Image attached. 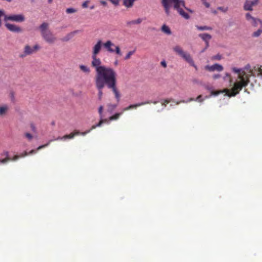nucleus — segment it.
Wrapping results in <instances>:
<instances>
[{
	"label": "nucleus",
	"mask_w": 262,
	"mask_h": 262,
	"mask_svg": "<svg viewBox=\"0 0 262 262\" xmlns=\"http://www.w3.org/2000/svg\"><path fill=\"white\" fill-rule=\"evenodd\" d=\"M117 106V104H113L111 103L107 104V112L111 114L113 112L114 110L116 108Z\"/></svg>",
	"instance_id": "nucleus-30"
},
{
	"label": "nucleus",
	"mask_w": 262,
	"mask_h": 262,
	"mask_svg": "<svg viewBox=\"0 0 262 262\" xmlns=\"http://www.w3.org/2000/svg\"><path fill=\"white\" fill-rule=\"evenodd\" d=\"M142 20H143L142 18H139L136 20H133L131 21H127V25L128 26H131V25H133L140 24L142 23Z\"/></svg>",
	"instance_id": "nucleus-29"
},
{
	"label": "nucleus",
	"mask_w": 262,
	"mask_h": 262,
	"mask_svg": "<svg viewBox=\"0 0 262 262\" xmlns=\"http://www.w3.org/2000/svg\"><path fill=\"white\" fill-rule=\"evenodd\" d=\"M173 51L177 55L180 56L184 60L187 62L191 66L194 67L196 70H198V67L195 64L190 54L189 53L184 51L181 47L177 45L173 48Z\"/></svg>",
	"instance_id": "nucleus-6"
},
{
	"label": "nucleus",
	"mask_w": 262,
	"mask_h": 262,
	"mask_svg": "<svg viewBox=\"0 0 262 262\" xmlns=\"http://www.w3.org/2000/svg\"><path fill=\"white\" fill-rule=\"evenodd\" d=\"M213 13H215V14H216V11H213Z\"/></svg>",
	"instance_id": "nucleus-55"
},
{
	"label": "nucleus",
	"mask_w": 262,
	"mask_h": 262,
	"mask_svg": "<svg viewBox=\"0 0 262 262\" xmlns=\"http://www.w3.org/2000/svg\"><path fill=\"white\" fill-rule=\"evenodd\" d=\"M5 21L11 20L12 21L20 23L25 20V17L23 14H12L5 15Z\"/></svg>",
	"instance_id": "nucleus-12"
},
{
	"label": "nucleus",
	"mask_w": 262,
	"mask_h": 262,
	"mask_svg": "<svg viewBox=\"0 0 262 262\" xmlns=\"http://www.w3.org/2000/svg\"><path fill=\"white\" fill-rule=\"evenodd\" d=\"M92 129H90V130H88L87 131H85V132H80L79 131H78L79 133L77 135H81L82 136H85V135H86L88 133H90L91 132Z\"/></svg>",
	"instance_id": "nucleus-44"
},
{
	"label": "nucleus",
	"mask_w": 262,
	"mask_h": 262,
	"mask_svg": "<svg viewBox=\"0 0 262 262\" xmlns=\"http://www.w3.org/2000/svg\"><path fill=\"white\" fill-rule=\"evenodd\" d=\"M2 156H5L6 158L0 159V164H6L8 161H11L12 158H10L9 156V153L8 151H4L3 153L2 154Z\"/></svg>",
	"instance_id": "nucleus-23"
},
{
	"label": "nucleus",
	"mask_w": 262,
	"mask_h": 262,
	"mask_svg": "<svg viewBox=\"0 0 262 262\" xmlns=\"http://www.w3.org/2000/svg\"><path fill=\"white\" fill-rule=\"evenodd\" d=\"M103 106L101 105L98 109V113L100 116V121L98 124L93 125L92 126L91 129H95L97 127L101 126L103 123L108 124V119L106 118H104L105 116V115L103 114Z\"/></svg>",
	"instance_id": "nucleus-11"
},
{
	"label": "nucleus",
	"mask_w": 262,
	"mask_h": 262,
	"mask_svg": "<svg viewBox=\"0 0 262 262\" xmlns=\"http://www.w3.org/2000/svg\"><path fill=\"white\" fill-rule=\"evenodd\" d=\"M103 47L106 50L110 53H115L119 56L122 55L119 47L115 45L111 40H107L104 43H103Z\"/></svg>",
	"instance_id": "nucleus-8"
},
{
	"label": "nucleus",
	"mask_w": 262,
	"mask_h": 262,
	"mask_svg": "<svg viewBox=\"0 0 262 262\" xmlns=\"http://www.w3.org/2000/svg\"><path fill=\"white\" fill-rule=\"evenodd\" d=\"M245 18L249 23L254 27H257L258 24L260 25L262 23L261 19L252 16L250 13L245 14Z\"/></svg>",
	"instance_id": "nucleus-13"
},
{
	"label": "nucleus",
	"mask_w": 262,
	"mask_h": 262,
	"mask_svg": "<svg viewBox=\"0 0 262 262\" xmlns=\"http://www.w3.org/2000/svg\"><path fill=\"white\" fill-rule=\"evenodd\" d=\"M260 25V28L256 31L253 32L252 34V37H258L262 34V23Z\"/></svg>",
	"instance_id": "nucleus-31"
},
{
	"label": "nucleus",
	"mask_w": 262,
	"mask_h": 262,
	"mask_svg": "<svg viewBox=\"0 0 262 262\" xmlns=\"http://www.w3.org/2000/svg\"><path fill=\"white\" fill-rule=\"evenodd\" d=\"M40 48V47L38 44H36L33 47L27 45L25 46L23 53L20 55V57L23 58L31 55L38 51Z\"/></svg>",
	"instance_id": "nucleus-10"
},
{
	"label": "nucleus",
	"mask_w": 262,
	"mask_h": 262,
	"mask_svg": "<svg viewBox=\"0 0 262 262\" xmlns=\"http://www.w3.org/2000/svg\"><path fill=\"white\" fill-rule=\"evenodd\" d=\"M201 1L206 8H209L210 7V4L207 2V0H201Z\"/></svg>",
	"instance_id": "nucleus-42"
},
{
	"label": "nucleus",
	"mask_w": 262,
	"mask_h": 262,
	"mask_svg": "<svg viewBox=\"0 0 262 262\" xmlns=\"http://www.w3.org/2000/svg\"><path fill=\"white\" fill-rule=\"evenodd\" d=\"M195 27L197 28L198 30L200 31H205V30H212V28L211 27L204 26H200L198 25L195 26Z\"/></svg>",
	"instance_id": "nucleus-33"
},
{
	"label": "nucleus",
	"mask_w": 262,
	"mask_h": 262,
	"mask_svg": "<svg viewBox=\"0 0 262 262\" xmlns=\"http://www.w3.org/2000/svg\"><path fill=\"white\" fill-rule=\"evenodd\" d=\"M204 100V99H203V98H202V96L201 95H199L196 97V98L195 99H194L193 98H189L187 100H182V101H177L176 102V104H179L181 102H182V103H188V102L192 101H198L199 102H202Z\"/></svg>",
	"instance_id": "nucleus-20"
},
{
	"label": "nucleus",
	"mask_w": 262,
	"mask_h": 262,
	"mask_svg": "<svg viewBox=\"0 0 262 262\" xmlns=\"http://www.w3.org/2000/svg\"><path fill=\"white\" fill-rule=\"evenodd\" d=\"M172 99L171 98H169V99H166L165 100H162L161 101H152L150 100H148V101H144V102H139V103L134 104H131V105H129L128 106L124 108L121 113H116L114 115L110 117L109 118L107 119L108 121V124L110 123V122L112 120H117L119 118L120 116L124 111H128L132 108H136L137 107L141 106L142 105H144L146 104H149L150 103H153L154 104H157L159 102H161L162 103L161 105H162V108H161V110H162L164 108V107H165L166 105L168 103H169L170 102H171L172 101Z\"/></svg>",
	"instance_id": "nucleus-4"
},
{
	"label": "nucleus",
	"mask_w": 262,
	"mask_h": 262,
	"mask_svg": "<svg viewBox=\"0 0 262 262\" xmlns=\"http://www.w3.org/2000/svg\"><path fill=\"white\" fill-rule=\"evenodd\" d=\"M205 69L210 72H213L215 71L221 72L224 69L223 67L218 63H215L212 66L207 65L205 66Z\"/></svg>",
	"instance_id": "nucleus-16"
},
{
	"label": "nucleus",
	"mask_w": 262,
	"mask_h": 262,
	"mask_svg": "<svg viewBox=\"0 0 262 262\" xmlns=\"http://www.w3.org/2000/svg\"><path fill=\"white\" fill-rule=\"evenodd\" d=\"M114 64L115 66H117L118 64V61L117 60H116L115 62H114Z\"/></svg>",
	"instance_id": "nucleus-52"
},
{
	"label": "nucleus",
	"mask_w": 262,
	"mask_h": 262,
	"mask_svg": "<svg viewBox=\"0 0 262 262\" xmlns=\"http://www.w3.org/2000/svg\"><path fill=\"white\" fill-rule=\"evenodd\" d=\"M37 150H31L29 153L27 151H25L23 153H21L19 155H15L12 158L11 161H17L19 158H24L29 155H31L33 154H35L36 152V151Z\"/></svg>",
	"instance_id": "nucleus-17"
},
{
	"label": "nucleus",
	"mask_w": 262,
	"mask_h": 262,
	"mask_svg": "<svg viewBox=\"0 0 262 262\" xmlns=\"http://www.w3.org/2000/svg\"><path fill=\"white\" fill-rule=\"evenodd\" d=\"M113 4L118 6L119 4L120 0H109Z\"/></svg>",
	"instance_id": "nucleus-43"
},
{
	"label": "nucleus",
	"mask_w": 262,
	"mask_h": 262,
	"mask_svg": "<svg viewBox=\"0 0 262 262\" xmlns=\"http://www.w3.org/2000/svg\"><path fill=\"white\" fill-rule=\"evenodd\" d=\"M221 76V75L220 74H214L213 76H212V78L214 79H218L219 78H220Z\"/></svg>",
	"instance_id": "nucleus-45"
},
{
	"label": "nucleus",
	"mask_w": 262,
	"mask_h": 262,
	"mask_svg": "<svg viewBox=\"0 0 262 262\" xmlns=\"http://www.w3.org/2000/svg\"><path fill=\"white\" fill-rule=\"evenodd\" d=\"M209 41H207V42H205V45H206V47L204 50H202V52H203L205 50V49H207L209 47Z\"/></svg>",
	"instance_id": "nucleus-47"
},
{
	"label": "nucleus",
	"mask_w": 262,
	"mask_h": 262,
	"mask_svg": "<svg viewBox=\"0 0 262 262\" xmlns=\"http://www.w3.org/2000/svg\"><path fill=\"white\" fill-rule=\"evenodd\" d=\"M259 0H246L243 6L245 11H252L253 7L257 5Z\"/></svg>",
	"instance_id": "nucleus-14"
},
{
	"label": "nucleus",
	"mask_w": 262,
	"mask_h": 262,
	"mask_svg": "<svg viewBox=\"0 0 262 262\" xmlns=\"http://www.w3.org/2000/svg\"><path fill=\"white\" fill-rule=\"evenodd\" d=\"M42 38L48 43L53 44L57 40V38L49 29V24L43 23L39 27Z\"/></svg>",
	"instance_id": "nucleus-5"
},
{
	"label": "nucleus",
	"mask_w": 262,
	"mask_h": 262,
	"mask_svg": "<svg viewBox=\"0 0 262 262\" xmlns=\"http://www.w3.org/2000/svg\"><path fill=\"white\" fill-rule=\"evenodd\" d=\"M102 46H103V43L102 40H98L97 43L93 47L92 56H97L100 53Z\"/></svg>",
	"instance_id": "nucleus-15"
},
{
	"label": "nucleus",
	"mask_w": 262,
	"mask_h": 262,
	"mask_svg": "<svg viewBox=\"0 0 262 262\" xmlns=\"http://www.w3.org/2000/svg\"><path fill=\"white\" fill-rule=\"evenodd\" d=\"M8 108L9 107L7 105L0 106V116L5 115L7 113Z\"/></svg>",
	"instance_id": "nucleus-28"
},
{
	"label": "nucleus",
	"mask_w": 262,
	"mask_h": 262,
	"mask_svg": "<svg viewBox=\"0 0 262 262\" xmlns=\"http://www.w3.org/2000/svg\"><path fill=\"white\" fill-rule=\"evenodd\" d=\"M79 68L83 72L87 74H89L91 72L90 68L86 66L80 65Z\"/></svg>",
	"instance_id": "nucleus-32"
},
{
	"label": "nucleus",
	"mask_w": 262,
	"mask_h": 262,
	"mask_svg": "<svg viewBox=\"0 0 262 262\" xmlns=\"http://www.w3.org/2000/svg\"><path fill=\"white\" fill-rule=\"evenodd\" d=\"M257 76L258 77H260L262 78V66H260L259 68L257 69Z\"/></svg>",
	"instance_id": "nucleus-39"
},
{
	"label": "nucleus",
	"mask_w": 262,
	"mask_h": 262,
	"mask_svg": "<svg viewBox=\"0 0 262 262\" xmlns=\"http://www.w3.org/2000/svg\"><path fill=\"white\" fill-rule=\"evenodd\" d=\"M97 56H92V65L96 72L95 79L109 78L116 73L113 69L101 66V61Z\"/></svg>",
	"instance_id": "nucleus-2"
},
{
	"label": "nucleus",
	"mask_w": 262,
	"mask_h": 262,
	"mask_svg": "<svg viewBox=\"0 0 262 262\" xmlns=\"http://www.w3.org/2000/svg\"><path fill=\"white\" fill-rule=\"evenodd\" d=\"M161 30L162 32L167 35H170L171 34V31L169 27L165 24L162 25Z\"/></svg>",
	"instance_id": "nucleus-26"
},
{
	"label": "nucleus",
	"mask_w": 262,
	"mask_h": 262,
	"mask_svg": "<svg viewBox=\"0 0 262 262\" xmlns=\"http://www.w3.org/2000/svg\"><path fill=\"white\" fill-rule=\"evenodd\" d=\"M199 37H200L204 42L209 41L211 38V36L208 33H201L199 34Z\"/></svg>",
	"instance_id": "nucleus-25"
},
{
	"label": "nucleus",
	"mask_w": 262,
	"mask_h": 262,
	"mask_svg": "<svg viewBox=\"0 0 262 262\" xmlns=\"http://www.w3.org/2000/svg\"><path fill=\"white\" fill-rule=\"evenodd\" d=\"M76 12V10L73 8H69L66 9V12L68 14L73 13Z\"/></svg>",
	"instance_id": "nucleus-37"
},
{
	"label": "nucleus",
	"mask_w": 262,
	"mask_h": 262,
	"mask_svg": "<svg viewBox=\"0 0 262 262\" xmlns=\"http://www.w3.org/2000/svg\"><path fill=\"white\" fill-rule=\"evenodd\" d=\"M259 67H258L259 68ZM257 69H258V68H256V67H254V69L253 70H251L250 69V66L249 64H247V66H246L244 69V71H245V70L248 71L249 70V74H246V75H249L251 73H250V71H252L253 72V75H251L252 76H257V74H258V72H257Z\"/></svg>",
	"instance_id": "nucleus-24"
},
{
	"label": "nucleus",
	"mask_w": 262,
	"mask_h": 262,
	"mask_svg": "<svg viewBox=\"0 0 262 262\" xmlns=\"http://www.w3.org/2000/svg\"><path fill=\"white\" fill-rule=\"evenodd\" d=\"M5 26L11 32L19 33L21 31V28L15 25L7 23Z\"/></svg>",
	"instance_id": "nucleus-18"
},
{
	"label": "nucleus",
	"mask_w": 262,
	"mask_h": 262,
	"mask_svg": "<svg viewBox=\"0 0 262 262\" xmlns=\"http://www.w3.org/2000/svg\"><path fill=\"white\" fill-rule=\"evenodd\" d=\"M25 137L28 140V141H30L33 138V136L29 133H26L24 134Z\"/></svg>",
	"instance_id": "nucleus-36"
},
{
	"label": "nucleus",
	"mask_w": 262,
	"mask_h": 262,
	"mask_svg": "<svg viewBox=\"0 0 262 262\" xmlns=\"http://www.w3.org/2000/svg\"><path fill=\"white\" fill-rule=\"evenodd\" d=\"M100 3H101L102 5H104V6L106 5V4H107L106 2L103 1H100Z\"/></svg>",
	"instance_id": "nucleus-49"
},
{
	"label": "nucleus",
	"mask_w": 262,
	"mask_h": 262,
	"mask_svg": "<svg viewBox=\"0 0 262 262\" xmlns=\"http://www.w3.org/2000/svg\"><path fill=\"white\" fill-rule=\"evenodd\" d=\"M161 3L167 15L170 14L171 4H173L174 9L182 17L186 19H188L190 18L189 14L183 9V8H185V2L183 0H162Z\"/></svg>",
	"instance_id": "nucleus-3"
},
{
	"label": "nucleus",
	"mask_w": 262,
	"mask_h": 262,
	"mask_svg": "<svg viewBox=\"0 0 262 262\" xmlns=\"http://www.w3.org/2000/svg\"><path fill=\"white\" fill-rule=\"evenodd\" d=\"M53 0H48V3L51 4L52 3Z\"/></svg>",
	"instance_id": "nucleus-54"
},
{
	"label": "nucleus",
	"mask_w": 262,
	"mask_h": 262,
	"mask_svg": "<svg viewBox=\"0 0 262 262\" xmlns=\"http://www.w3.org/2000/svg\"><path fill=\"white\" fill-rule=\"evenodd\" d=\"M217 9L225 13L228 11V7H219L217 8Z\"/></svg>",
	"instance_id": "nucleus-38"
},
{
	"label": "nucleus",
	"mask_w": 262,
	"mask_h": 262,
	"mask_svg": "<svg viewBox=\"0 0 262 262\" xmlns=\"http://www.w3.org/2000/svg\"><path fill=\"white\" fill-rule=\"evenodd\" d=\"M32 129L33 131L35 130V126L34 125H31Z\"/></svg>",
	"instance_id": "nucleus-51"
},
{
	"label": "nucleus",
	"mask_w": 262,
	"mask_h": 262,
	"mask_svg": "<svg viewBox=\"0 0 262 262\" xmlns=\"http://www.w3.org/2000/svg\"><path fill=\"white\" fill-rule=\"evenodd\" d=\"M107 78L95 79L96 87L98 90V99L100 100H101L103 95L102 89L105 85L108 88Z\"/></svg>",
	"instance_id": "nucleus-9"
},
{
	"label": "nucleus",
	"mask_w": 262,
	"mask_h": 262,
	"mask_svg": "<svg viewBox=\"0 0 262 262\" xmlns=\"http://www.w3.org/2000/svg\"><path fill=\"white\" fill-rule=\"evenodd\" d=\"M117 76V73H115L107 78L108 80L107 81L108 83V89L112 90L117 101L119 102L120 99V94L116 86Z\"/></svg>",
	"instance_id": "nucleus-7"
},
{
	"label": "nucleus",
	"mask_w": 262,
	"mask_h": 262,
	"mask_svg": "<svg viewBox=\"0 0 262 262\" xmlns=\"http://www.w3.org/2000/svg\"><path fill=\"white\" fill-rule=\"evenodd\" d=\"M90 3L89 0L85 1L82 4V7L84 8H86L88 6V4Z\"/></svg>",
	"instance_id": "nucleus-41"
},
{
	"label": "nucleus",
	"mask_w": 262,
	"mask_h": 262,
	"mask_svg": "<svg viewBox=\"0 0 262 262\" xmlns=\"http://www.w3.org/2000/svg\"><path fill=\"white\" fill-rule=\"evenodd\" d=\"M223 79L225 81H228L229 83V86L233 87V83L231 78L230 74L228 73L225 74V76L223 77Z\"/></svg>",
	"instance_id": "nucleus-27"
},
{
	"label": "nucleus",
	"mask_w": 262,
	"mask_h": 262,
	"mask_svg": "<svg viewBox=\"0 0 262 262\" xmlns=\"http://www.w3.org/2000/svg\"><path fill=\"white\" fill-rule=\"evenodd\" d=\"M212 95H210V96H206L205 97H204L203 98V99H204V100L206 99H208V98H209Z\"/></svg>",
	"instance_id": "nucleus-50"
},
{
	"label": "nucleus",
	"mask_w": 262,
	"mask_h": 262,
	"mask_svg": "<svg viewBox=\"0 0 262 262\" xmlns=\"http://www.w3.org/2000/svg\"><path fill=\"white\" fill-rule=\"evenodd\" d=\"M135 50L130 51L127 53L124 57L125 60H127L130 58V56L134 54Z\"/></svg>",
	"instance_id": "nucleus-35"
},
{
	"label": "nucleus",
	"mask_w": 262,
	"mask_h": 262,
	"mask_svg": "<svg viewBox=\"0 0 262 262\" xmlns=\"http://www.w3.org/2000/svg\"><path fill=\"white\" fill-rule=\"evenodd\" d=\"M212 59L213 60H221L222 59V56L220 54H217L215 56H213L212 57Z\"/></svg>",
	"instance_id": "nucleus-40"
},
{
	"label": "nucleus",
	"mask_w": 262,
	"mask_h": 262,
	"mask_svg": "<svg viewBox=\"0 0 262 262\" xmlns=\"http://www.w3.org/2000/svg\"><path fill=\"white\" fill-rule=\"evenodd\" d=\"M205 89L209 91H210V93H211V95H213V96H217L220 94H222V93H225L224 95L226 94V92L225 91H224V90L221 91H212V87L211 86H210L209 85H206L205 86ZM224 96H226L225 95H224Z\"/></svg>",
	"instance_id": "nucleus-21"
},
{
	"label": "nucleus",
	"mask_w": 262,
	"mask_h": 262,
	"mask_svg": "<svg viewBox=\"0 0 262 262\" xmlns=\"http://www.w3.org/2000/svg\"><path fill=\"white\" fill-rule=\"evenodd\" d=\"M232 71L238 73L237 79L233 82V87L231 89H225L224 91L226 92L225 96L229 97H233L238 94L239 92L242 90L243 88L246 86L249 83V78L253 75L252 71H250L249 75H246V73L242 69L236 68H233Z\"/></svg>",
	"instance_id": "nucleus-1"
},
{
	"label": "nucleus",
	"mask_w": 262,
	"mask_h": 262,
	"mask_svg": "<svg viewBox=\"0 0 262 262\" xmlns=\"http://www.w3.org/2000/svg\"><path fill=\"white\" fill-rule=\"evenodd\" d=\"M79 32V30H77L68 33L62 39V40L63 41H69V40L72 39L74 36V35L78 33Z\"/></svg>",
	"instance_id": "nucleus-22"
},
{
	"label": "nucleus",
	"mask_w": 262,
	"mask_h": 262,
	"mask_svg": "<svg viewBox=\"0 0 262 262\" xmlns=\"http://www.w3.org/2000/svg\"><path fill=\"white\" fill-rule=\"evenodd\" d=\"M94 8H95L94 5H93V6H91V7H90V9H94Z\"/></svg>",
	"instance_id": "nucleus-53"
},
{
	"label": "nucleus",
	"mask_w": 262,
	"mask_h": 262,
	"mask_svg": "<svg viewBox=\"0 0 262 262\" xmlns=\"http://www.w3.org/2000/svg\"><path fill=\"white\" fill-rule=\"evenodd\" d=\"M54 139H55V138H53L52 139L50 140L48 143H47L46 144H44V145H41V146H39L37 148V150H40V149H42V148H43L44 147H46L48 146L51 142L55 141Z\"/></svg>",
	"instance_id": "nucleus-34"
},
{
	"label": "nucleus",
	"mask_w": 262,
	"mask_h": 262,
	"mask_svg": "<svg viewBox=\"0 0 262 262\" xmlns=\"http://www.w3.org/2000/svg\"><path fill=\"white\" fill-rule=\"evenodd\" d=\"M185 9H186V10H187L188 11L190 12V13H193V11L188 8H186L185 6Z\"/></svg>",
	"instance_id": "nucleus-48"
},
{
	"label": "nucleus",
	"mask_w": 262,
	"mask_h": 262,
	"mask_svg": "<svg viewBox=\"0 0 262 262\" xmlns=\"http://www.w3.org/2000/svg\"><path fill=\"white\" fill-rule=\"evenodd\" d=\"M79 133L78 132H74L70 135H66L63 136V137H58L56 138H55V140H66L67 139H73L75 136L78 135Z\"/></svg>",
	"instance_id": "nucleus-19"
},
{
	"label": "nucleus",
	"mask_w": 262,
	"mask_h": 262,
	"mask_svg": "<svg viewBox=\"0 0 262 262\" xmlns=\"http://www.w3.org/2000/svg\"><path fill=\"white\" fill-rule=\"evenodd\" d=\"M161 65L164 68H166L167 67L166 62L165 60H162L161 62Z\"/></svg>",
	"instance_id": "nucleus-46"
}]
</instances>
